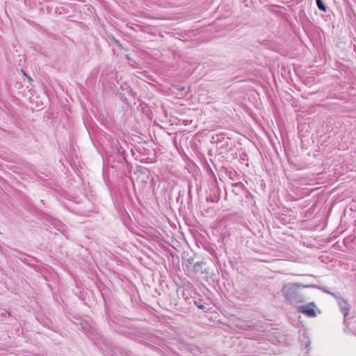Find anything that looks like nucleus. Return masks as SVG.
Wrapping results in <instances>:
<instances>
[{"mask_svg":"<svg viewBox=\"0 0 356 356\" xmlns=\"http://www.w3.org/2000/svg\"><path fill=\"white\" fill-rule=\"evenodd\" d=\"M282 293L285 299L291 304L299 303L302 300L300 298L298 287L293 284L284 286L282 289Z\"/></svg>","mask_w":356,"mask_h":356,"instance_id":"1","label":"nucleus"},{"mask_svg":"<svg viewBox=\"0 0 356 356\" xmlns=\"http://www.w3.org/2000/svg\"><path fill=\"white\" fill-rule=\"evenodd\" d=\"M314 307L315 305L314 303H309L307 305L302 306L301 312L307 316L314 317L316 315Z\"/></svg>","mask_w":356,"mask_h":356,"instance_id":"2","label":"nucleus"},{"mask_svg":"<svg viewBox=\"0 0 356 356\" xmlns=\"http://www.w3.org/2000/svg\"><path fill=\"white\" fill-rule=\"evenodd\" d=\"M318 8L323 11H325V7L321 0H316Z\"/></svg>","mask_w":356,"mask_h":356,"instance_id":"3","label":"nucleus"},{"mask_svg":"<svg viewBox=\"0 0 356 356\" xmlns=\"http://www.w3.org/2000/svg\"><path fill=\"white\" fill-rule=\"evenodd\" d=\"M21 73L24 76H27V74L24 70H21Z\"/></svg>","mask_w":356,"mask_h":356,"instance_id":"4","label":"nucleus"},{"mask_svg":"<svg viewBox=\"0 0 356 356\" xmlns=\"http://www.w3.org/2000/svg\"><path fill=\"white\" fill-rule=\"evenodd\" d=\"M27 80H28V81H29L30 83H32V81H33L32 78H31V77H30V76H29V77H28Z\"/></svg>","mask_w":356,"mask_h":356,"instance_id":"5","label":"nucleus"},{"mask_svg":"<svg viewBox=\"0 0 356 356\" xmlns=\"http://www.w3.org/2000/svg\"><path fill=\"white\" fill-rule=\"evenodd\" d=\"M348 315V311L344 312V316H346Z\"/></svg>","mask_w":356,"mask_h":356,"instance_id":"6","label":"nucleus"}]
</instances>
